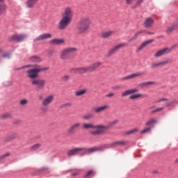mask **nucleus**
I'll list each match as a JSON object with an SVG mask.
<instances>
[{
    "label": "nucleus",
    "instance_id": "1",
    "mask_svg": "<svg viewBox=\"0 0 178 178\" xmlns=\"http://www.w3.org/2000/svg\"><path fill=\"white\" fill-rule=\"evenodd\" d=\"M106 148V145H102L99 147H93L89 149H86L85 147H76L70 149L67 152V156H76L79 155L81 152L83 151V155H88L92 154V152H97V151H104Z\"/></svg>",
    "mask_w": 178,
    "mask_h": 178
},
{
    "label": "nucleus",
    "instance_id": "2",
    "mask_svg": "<svg viewBox=\"0 0 178 178\" xmlns=\"http://www.w3.org/2000/svg\"><path fill=\"white\" fill-rule=\"evenodd\" d=\"M72 17L73 11L72 10V8L69 7L66 8L62 15V18L58 22V27L59 30H65L66 27L70 24V22H72Z\"/></svg>",
    "mask_w": 178,
    "mask_h": 178
},
{
    "label": "nucleus",
    "instance_id": "3",
    "mask_svg": "<svg viewBox=\"0 0 178 178\" xmlns=\"http://www.w3.org/2000/svg\"><path fill=\"white\" fill-rule=\"evenodd\" d=\"M91 25V19L88 17L81 18L76 26V31L78 34H86L90 30Z\"/></svg>",
    "mask_w": 178,
    "mask_h": 178
},
{
    "label": "nucleus",
    "instance_id": "4",
    "mask_svg": "<svg viewBox=\"0 0 178 178\" xmlns=\"http://www.w3.org/2000/svg\"><path fill=\"white\" fill-rule=\"evenodd\" d=\"M83 129H85V130H88L89 129H95V131H90V134H92V136H99L101 134H104V133L106 131L108 127H105L104 125L94 126L92 124L84 123L83 124Z\"/></svg>",
    "mask_w": 178,
    "mask_h": 178
},
{
    "label": "nucleus",
    "instance_id": "5",
    "mask_svg": "<svg viewBox=\"0 0 178 178\" xmlns=\"http://www.w3.org/2000/svg\"><path fill=\"white\" fill-rule=\"evenodd\" d=\"M77 52V48L76 47H67L63 49L60 54V59L63 60H67V59H72V54Z\"/></svg>",
    "mask_w": 178,
    "mask_h": 178
},
{
    "label": "nucleus",
    "instance_id": "6",
    "mask_svg": "<svg viewBox=\"0 0 178 178\" xmlns=\"http://www.w3.org/2000/svg\"><path fill=\"white\" fill-rule=\"evenodd\" d=\"M136 92H138V89L137 88L129 89L122 92L121 96L122 97H127V95H130L129 99H137L138 98H143V94L136 93Z\"/></svg>",
    "mask_w": 178,
    "mask_h": 178
},
{
    "label": "nucleus",
    "instance_id": "7",
    "mask_svg": "<svg viewBox=\"0 0 178 178\" xmlns=\"http://www.w3.org/2000/svg\"><path fill=\"white\" fill-rule=\"evenodd\" d=\"M48 70V67L45 68H32L26 71V75L31 80H35L38 77V73L40 72H46Z\"/></svg>",
    "mask_w": 178,
    "mask_h": 178
},
{
    "label": "nucleus",
    "instance_id": "8",
    "mask_svg": "<svg viewBox=\"0 0 178 178\" xmlns=\"http://www.w3.org/2000/svg\"><path fill=\"white\" fill-rule=\"evenodd\" d=\"M94 67H74L70 70V73L72 74H83V73H91L94 72Z\"/></svg>",
    "mask_w": 178,
    "mask_h": 178
},
{
    "label": "nucleus",
    "instance_id": "9",
    "mask_svg": "<svg viewBox=\"0 0 178 178\" xmlns=\"http://www.w3.org/2000/svg\"><path fill=\"white\" fill-rule=\"evenodd\" d=\"M31 84L35 86L37 90H44L47 81L42 79H33L31 81Z\"/></svg>",
    "mask_w": 178,
    "mask_h": 178
},
{
    "label": "nucleus",
    "instance_id": "10",
    "mask_svg": "<svg viewBox=\"0 0 178 178\" xmlns=\"http://www.w3.org/2000/svg\"><path fill=\"white\" fill-rule=\"evenodd\" d=\"M125 45L126 43H121L114 46L108 51L107 56H112V55H113L116 51H119L121 48H123V47H125Z\"/></svg>",
    "mask_w": 178,
    "mask_h": 178
},
{
    "label": "nucleus",
    "instance_id": "11",
    "mask_svg": "<svg viewBox=\"0 0 178 178\" xmlns=\"http://www.w3.org/2000/svg\"><path fill=\"white\" fill-rule=\"evenodd\" d=\"M125 45L126 43H121L114 46L108 51L107 56H112V55H113L116 51H119L121 48H123V47H125Z\"/></svg>",
    "mask_w": 178,
    "mask_h": 178
},
{
    "label": "nucleus",
    "instance_id": "12",
    "mask_svg": "<svg viewBox=\"0 0 178 178\" xmlns=\"http://www.w3.org/2000/svg\"><path fill=\"white\" fill-rule=\"evenodd\" d=\"M170 52H172V49L168 47L163 48L154 54V58H161V56H163L165 54H170Z\"/></svg>",
    "mask_w": 178,
    "mask_h": 178
},
{
    "label": "nucleus",
    "instance_id": "13",
    "mask_svg": "<svg viewBox=\"0 0 178 178\" xmlns=\"http://www.w3.org/2000/svg\"><path fill=\"white\" fill-rule=\"evenodd\" d=\"M81 127V123L76 122L72 124L70 128L67 129L68 134H74L76 131L79 130Z\"/></svg>",
    "mask_w": 178,
    "mask_h": 178
},
{
    "label": "nucleus",
    "instance_id": "14",
    "mask_svg": "<svg viewBox=\"0 0 178 178\" xmlns=\"http://www.w3.org/2000/svg\"><path fill=\"white\" fill-rule=\"evenodd\" d=\"M52 38V34L51 33H43L33 40V42H38V41H44L45 40H49Z\"/></svg>",
    "mask_w": 178,
    "mask_h": 178
},
{
    "label": "nucleus",
    "instance_id": "15",
    "mask_svg": "<svg viewBox=\"0 0 178 178\" xmlns=\"http://www.w3.org/2000/svg\"><path fill=\"white\" fill-rule=\"evenodd\" d=\"M27 38V35L26 34H19V35H14L11 36V41H17V42H21V41H24Z\"/></svg>",
    "mask_w": 178,
    "mask_h": 178
},
{
    "label": "nucleus",
    "instance_id": "16",
    "mask_svg": "<svg viewBox=\"0 0 178 178\" xmlns=\"http://www.w3.org/2000/svg\"><path fill=\"white\" fill-rule=\"evenodd\" d=\"M40 0H26L25 3V6L26 9H33L35 8V5Z\"/></svg>",
    "mask_w": 178,
    "mask_h": 178
},
{
    "label": "nucleus",
    "instance_id": "17",
    "mask_svg": "<svg viewBox=\"0 0 178 178\" xmlns=\"http://www.w3.org/2000/svg\"><path fill=\"white\" fill-rule=\"evenodd\" d=\"M153 41H154V40L152 39V40H146L145 42H143L138 47V49H136V52H140V51H143V49H144V48H145V47H147V45H149V44H152Z\"/></svg>",
    "mask_w": 178,
    "mask_h": 178
},
{
    "label": "nucleus",
    "instance_id": "18",
    "mask_svg": "<svg viewBox=\"0 0 178 178\" xmlns=\"http://www.w3.org/2000/svg\"><path fill=\"white\" fill-rule=\"evenodd\" d=\"M52 101H54V95H49L43 99L42 101V104L43 106H48V105H49Z\"/></svg>",
    "mask_w": 178,
    "mask_h": 178
},
{
    "label": "nucleus",
    "instance_id": "19",
    "mask_svg": "<svg viewBox=\"0 0 178 178\" xmlns=\"http://www.w3.org/2000/svg\"><path fill=\"white\" fill-rule=\"evenodd\" d=\"M143 74H144V72H137L136 74H132L127 76H124L122 79V81L131 80V79H136V77H138L139 76H143Z\"/></svg>",
    "mask_w": 178,
    "mask_h": 178
},
{
    "label": "nucleus",
    "instance_id": "20",
    "mask_svg": "<svg viewBox=\"0 0 178 178\" xmlns=\"http://www.w3.org/2000/svg\"><path fill=\"white\" fill-rule=\"evenodd\" d=\"M143 33H147L151 35H154L152 32H147L145 30H140L135 33V35L129 40V42L134 41V40H136L137 37L140 35V34H143Z\"/></svg>",
    "mask_w": 178,
    "mask_h": 178
},
{
    "label": "nucleus",
    "instance_id": "21",
    "mask_svg": "<svg viewBox=\"0 0 178 178\" xmlns=\"http://www.w3.org/2000/svg\"><path fill=\"white\" fill-rule=\"evenodd\" d=\"M107 109H109V106L103 105V106L95 108V113H102V112H105V111H107Z\"/></svg>",
    "mask_w": 178,
    "mask_h": 178
},
{
    "label": "nucleus",
    "instance_id": "22",
    "mask_svg": "<svg viewBox=\"0 0 178 178\" xmlns=\"http://www.w3.org/2000/svg\"><path fill=\"white\" fill-rule=\"evenodd\" d=\"M115 33V31L113 30H109V31H106L105 32L102 33L101 34V37L102 38H109V37H111V35H113V34Z\"/></svg>",
    "mask_w": 178,
    "mask_h": 178
},
{
    "label": "nucleus",
    "instance_id": "23",
    "mask_svg": "<svg viewBox=\"0 0 178 178\" xmlns=\"http://www.w3.org/2000/svg\"><path fill=\"white\" fill-rule=\"evenodd\" d=\"M50 44L51 45H62V44H65V39L55 38L50 41Z\"/></svg>",
    "mask_w": 178,
    "mask_h": 178
},
{
    "label": "nucleus",
    "instance_id": "24",
    "mask_svg": "<svg viewBox=\"0 0 178 178\" xmlns=\"http://www.w3.org/2000/svg\"><path fill=\"white\" fill-rule=\"evenodd\" d=\"M154 25V19L151 17H147L145 19L144 22V26L149 29L152 26Z\"/></svg>",
    "mask_w": 178,
    "mask_h": 178
},
{
    "label": "nucleus",
    "instance_id": "25",
    "mask_svg": "<svg viewBox=\"0 0 178 178\" xmlns=\"http://www.w3.org/2000/svg\"><path fill=\"white\" fill-rule=\"evenodd\" d=\"M168 63H169V60H165L163 61L153 63L152 64V67H163V66H166V65H168Z\"/></svg>",
    "mask_w": 178,
    "mask_h": 178
},
{
    "label": "nucleus",
    "instance_id": "26",
    "mask_svg": "<svg viewBox=\"0 0 178 178\" xmlns=\"http://www.w3.org/2000/svg\"><path fill=\"white\" fill-rule=\"evenodd\" d=\"M177 29V25H170L166 27L165 33L166 34H172L175 30Z\"/></svg>",
    "mask_w": 178,
    "mask_h": 178
},
{
    "label": "nucleus",
    "instance_id": "27",
    "mask_svg": "<svg viewBox=\"0 0 178 178\" xmlns=\"http://www.w3.org/2000/svg\"><path fill=\"white\" fill-rule=\"evenodd\" d=\"M155 84L154 81H148V82H143L138 85L139 88H144V87H148L149 86H152Z\"/></svg>",
    "mask_w": 178,
    "mask_h": 178
},
{
    "label": "nucleus",
    "instance_id": "28",
    "mask_svg": "<svg viewBox=\"0 0 178 178\" xmlns=\"http://www.w3.org/2000/svg\"><path fill=\"white\" fill-rule=\"evenodd\" d=\"M118 145H126V142L124 140H118V141L114 142L111 145V147L115 148V147H118Z\"/></svg>",
    "mask_w": 178,
    "mask_h": 178
},
{
    "label": "nucleus",
    "instance_id": "29",
    "mask_svg": "<svg viewBox=\"0 0 178 178\" xmlns=\"http://www.w3.org/2000/svg\"><path fill=\"white\" fill-rule=\"evenodd\" d=\"M29 60L35 63H40V62H41L42 60L41 58H40L39 56H33L29 58Z\"/></svg>",
    "mask_w": 178,
    "mask_h": 178
},
{
    "label": "nucleus",
    "instance_id": "30",
    "mask_svg": "<svg viewBox=\"0 0 178 178\" xmlns=\"http://www.w3.org/2000/svg\"><path fill=\"white\" fill-rule=\"evenodd\" d=\"M86 93H87V89H82L75 92V95L76 97H81V95H84Z\"/></svg>",
    "mask_w": 178,
    "mask_h": 178
},
{
    "label": "nucleus",
    "instance_id": "31",
    "mask_svg": "<svg viewBox=\"0 0 178 178\" xmlns=\"http://www.w3.org/2000/svg\"><path fill=\"white\" fill-rule=\"evenodd\" d=\"M155 123H158V120L156 118H150L146 123V126H151V124H155Z\"/></svg>",
    "mask_w": 178,
    "mask_h": 178
},
{
    "label": "nucleus",
    "instance_id": "32",
    "mask_svg": "<svg viewBox=\"0 0 178 178\" xmlns=\"http://www.w3.org/2000/svg\"><path fill=\"white\" fill-rule=\"evenodd\" d=\"M8 7L6 6L5 3H0V15H3L6 12V9Z\"/></svg>",
    "mask_w": 178,
    "mask_h": 178
},
{
    "label": "nucleus",
    "instance_id": "33",
    "mask_svg": "<svg viewBox=\"0 0 178 178\" xmlns=\"http://www.w3.org/2000/svg\"><path fill=\"white\" fill-rule=\"evenodd\" d=\"M1 119H12V114L10 113H6L0 116Z\"/></svg>",
    "mask_w": 178,
    "mask_h": 178
},
{
    "label": "nucleus",
    "instance_id": "34",
    "mask_svg": "<svg viewBox=\"0 0 178 178\" xmlns=\"http://www.w3.org/2000/svg\"><path fill=\"white\" fill-rule=\"evenodd\" d=\"M152 129V127H147L143 129L142 131H140V134H146V133H150Z\"/></svg>",
    "mask_w": 178,
    "mask_h": 178
},
{
    "label": "nucleus",
    "instance_id": "35",
    "mask_svg": "<svg viewBox=\"0 0 178 178\" xmlns=\"http://www.w3.org/2000/svg\"><path fill=\"white\" fill-rule=\"evenodd\" d=\"M101 66H104V63L101 62V61H97L95 62L92 65V67H99Z\"/></svg>",
    "mask_w": 178,
    "mask_h": 178
},
{
    "label": "nucleus",
    "instance_id": "36",
    "mask_svg": "<svg viewBox=\"0 0 178 178\" xmlns=\"http://www.w3.org/2000/svg\"><path fill=\"white\" fill-rule=\"evenodd\" d=\"M138 131V128H134L130 131L125 132L126 136H130L131 134H134V133H137Z\"/></svg>",
    "mask_w": 178,
    "mask_h": 178
},
{
    "label": "nucleus",
    "instance_id": "37",
    "mask_svg": "<svg viewBox=\"0 0 178 178\" xmlns=\"http://www.w3.org/2000/svg\"><path fill=\"white\" fill-rule=\"evenodd\" d=\"M41 148V144L37 143L31 146V149L32 151H37V149H40Z\"/></svg>",
    "mask_w": 178,
    "mask_h": 178
},
{
    "label": "nucleus",
    "instance_id": "38",
    "mask_svg": "<svg viewBox=\"0 0 178 178\" xmlns=\"http://www.w3.org/2000/svg\"><path fill=\"white\" fill-rule=\"evenodd\" d=\"M9 156H10V153H6L0 156V161H3Z\"/></svg>",
    "mask_w": 178,
    "mask_h": 178
},
{
    "label": "nucleus",
    "instance_id": "39",
    "mask_svg": "<svg viewBox=\"0 0 178 178\" xmlns=\"http://www.w3.org/2000/svg\"><path fill=\"white\" fill-rule=\"evenodd\" d=\"M92 118H94V115L91 113L87 114L86 115L83 116V119L85 120H88V119H92Z\"/></svg>",
    "mask_w": 178,
    "mask_h": 178
},
{
    "label": "nucleus",
    "instance_id": "40",
    "mask_svg": "<svg viewBox=\"0 0 178 178\" xmlns=\"http://www.w3.org/2000/svg\"><path fill=\"white\" fill-rule=\"evenodd\" d=\"M28 102H29V101H27V99H23L20 100L19 105H22L23 106L24 105H27Z\"/></svg>",
    "mask_w": 178,
    "mask_h": 178
},
{
    "label": "nucleus",
    "instance_id": "41",
    "mask_svg": "<svg viewBox=\"0 0 178 178\" xmlns=\"http://www.w3.org/2000/svg\"><path fill=\"white\" fill-rule=\"evenodd\" d=\"M72 106V103L67 102L61 105L60 108H70Z\"/></svg>",
    "mask_w": 178,
    "mask_h": 178
},
{
    "label": "nucleus",
    "instance_id": "42",
    "mask_svg": "<svg viewBox=\"0 0 178 178\" xmlns=\"http://www.w3.org/2000/svg\"><path fill=\"white\" fill-rule=\"evenodd\" d=\"M13 81H7L4 82L5 87H10V86H13Z\"/></svg>",
    "mask_w": 178,
    "mask_h": 178
},
{
    "label": "nucleus",
    "instance_id": "43",
    "mask_svg": "<svg viewBox=\"0 0 178 178\" xmlns=\"http://www.w3.org/2000/svg\"><path fill=\"white\" fill-rule=\"evenodd\" d=\"M91 175H95V172H94V170H91L89 172H87L86 177H88V176H91Z\"/></svg>",
    "mask_w": 178,
    "mask_h": 178
},
{
    "label": "nucleus",
    "instance_id": "44",
    "mask_svg": "<svg viewBox=\"0 0 178 178\" xmlns=\"http://www.w3.org/2000/svg\"><path fill=\"white\" fill-rule=\"evenodd\" d=\"M118 123H119V120H115L114 121L110 122L109 126H115V124H118Z\"/></svg>",
    "mask_w": 178,
    "mask_h": 178
},
{
    "label": "nucleus",
    "instance_id": "45",
    "mask_svg": "<svg viewBox=\"0 0 178 178\" xmlns=\"http://www.w3.org/2000/svg\"><path fill=\"white\" fill-rule=\"evenodd\" d=\"M161 111H163V107L157 108L154 111H153L152 113H155L156 112H161Z\"/></svg>",
    "mask_w": 178,
    "mask_h": 178
},
{
    "label": "nucleus",
    "instance_id": "46",
    "mask_svg": "<svg viewBox=\"0 0 178 178\" xmlns=\"http://www.w3.org/2000/svg\"><path fill=\"white\" fill-rule=\"evenodd\" d=\"M69 79H70L69 75H65L64 76H63L62 80H63V81H67V80H69Z\"/></svg>",
    "mask_w": 178,
    "mask_h": 178
},
{
    "label": "nucleus",
    "instance_id": "47",
    "mask_svg": "<svg viewBox=\"0 0 178 178\" xmlns=\"http://www.w3.org/2000/svg\"><path fill=\"white\" fill-rule=\"evenodd\" d=\"M40 111H41V112H42L43 113H45L48 112V108H47V107H42V108H40Z\"/></svg>",
    "mask_w": 178,
    "mask_h": 178
},
{
    "label": "nucleus",
    "instance_id": "48",
    "mask_svg": "<svg viewBox=\"0 0 178 178\" xmlns=\"http://www.w3.org/2000/svg\"><path fill=\"white\" fill-rule=\"evenodd\" d=\"M107 98H112V97H115V93L113 92H110L106 95Z\"/></svg>",
    "mask_w": 178,
    "mask_h": 178
},
{
    "label": "nucleus",
    "instance_id": "49",
    "mask_svg": "<svg viewBox=\"0 0 178 178\" xmlns=\"http://www.w3.org/2000/svg\"><path fill=\"white\" fill-rule=\"evenodd\" d=\"M172 104H175V101H170L166 102V106H170Z\"/></svg>",
    "mask_w": 178,
    "mask_h": 178
},
{
    "label": "nucleus",
    "instance_id": "50",
    "mask_svg": "<svg viewBox=\"0 0 178 178\" xmlns=\"http://www.w3.org/2000/svg\"><path fill=\"white\" fill-rule=\"evenodd\" d=\"M2 58H9V54L6 53L3 54Z\"/></svg>",
    "mask_w": 178,
    "mask_h": 178
},
{
    "label": "nucleus",
    "instance_id": "51",
    "mask_svg": "<svg viewBox=\"0 0 178 178\" xmlns=\"http://www.w3.org/2000/svg\"><path fill=\"white\" fill-rule=\"evenodd\" d=\"M132 3H133V0H127V5H131Z\"/></svg>",
    "mask_w": 178,
    "mask_h": 178
},
{
    "label": "nucleus",
    "instance_id": "52",
    "mask_svg": "<svg viewBox=\"0 0 178 178\" xmlns=\"http://www.w3.org/2000/svg\"><path fill=\"white\" fill-rule=\"evenodd\" d=\"M13 123H14V124H17L20 123V120H14Z\"/></svg>",
    "mask_w": 178,
    "mask_h": 178
},
{
    "label": "nucleus",
    "instance_id": "53",
    "mask_svg": "<svg viewBox=\"0 0 178 178\" xmlns=\"http://www.w3.org/2000/svg\"><path fill=\"white\" fill-rule=\"evenodd\" d=\"M144 1V0H138V5H140V3H143V2Z\"/></svg>",
    "mask_w": 178,
    "mask_h": 178
},
{
    "label": "nucleus",
    "instance_id": "54",
    "mask_svg": "<svg viewBox=\"0 0 178 178\" xmlns=\"http://www.w3.org/2000/svg\"><path fill=\"white\" fill-rule=\"evenodd\" d=\"M162 101H168V99H165V98H163V99H159V100L158 101V102H162Z\"/></svg>",
    "mask_w": 178,
    "mask_h": 178
},
{
    "label": "nucleus",
    "instance_id": "55",
    "mask_svg": "<svg viewBox=\"0 0 178 178\" xmlns=\"http://www.w3.org/2000/svg\"><path fill=\"white\" fill-rule=\"evenodd\" d=\"M48 54L49 55H52V54H54V51H49Z\"/></svg>",
    "mask_w": 178,
    "mask_h": 178
},
{
    "label": "nucleus",
    "instance_id": "56",
    "mask_svg": "<svg viewBox=\"0 0 178 178\" xmlns=\"http://www.w3.org/2000/svg\"><path fill=\"white\" fill-rule=\"evenodd\" d=\"M77 175H79V173H74L72 174V176H77Z\"/></svg>",
    "mask_w": 178,
    "mask_h": 178
},
{
    "label": "nucleus",
    "instance_id": "57",
    "mask_svg": "<svg viewBox=\"0 0 178 178\" xmlns=\"http://www.w3.org/2000/svg\"><path fill=\"white\" fill-rule=\"evenodd\" d=\"M25 67H31V65H26Z\"/></svg>",
    "mask_w": 178,
    "mask_h": 178
},
{
    "label": "nucleus",
    "instance_id": "58",
    "mask_svg": "<svg viewBox=\"0 0 178 178\" xmlns=\"http://www.w3.org/2000/svg\"><path fill=\"white\" fill-rule=\"evenodd\" d=\"M159 38H163V36H160L159 37Z\"/></svg>",
    "mask_w": 178,
    "mask_h": 178
},
{
    "label": "nucleus",
    "instance_id": "59",
    "mask_svg": "<svg viewBox=\"0 0 178 178\" xmlns=\"http://www.w3.org/2000/svg\"><path fill=\"white\" fill-rule=\"evenodd\" d=\"M1 52H2V49H0V54H1Z\"/></svg>",
    "mask_w": 178,
    "mask_h": 178
},
{
    "label": "nucleus",
    "instance_id": "60",
    "mask_svg": "<svg viewBox=\"0 0 178 178\" xmlns=\"http://www.w3.org/2000/svg\"><path fill=\"white\" fill-rule=\"evenodd\" d=\"M4 0H0V2H3Z\"/></svg>",
    "mask_w": 178,
    "mask_h": 178
},
{
    "label": "nucleus",
    "instance_id": "61",
    "mask_svg": "<svg viewBox=\"0 0 178 178\" xmlns=\"http://www.w3.org/2000/svg\"><path fill=\"white\" fill-rule=\"evenodd\" d=\"M33 67H37V65H33Z\"/></svg>",
    "mask_w": 178,
    "mask_h": 178
},
{
    "label": "nucleus",
    "instance_id": "62",
    "mask_svg": "<svg viewBox=\"0 0 178 178\" xmlns=\"http://www.w3.org/2000/svg\"><path fill=\"white\" fill-rule=\"evenodd\" d=\"M177 162H178V159H177Z\"/></svg>",
    "mask_w": 178,
    "mask_h": 178
}]
</instances>
